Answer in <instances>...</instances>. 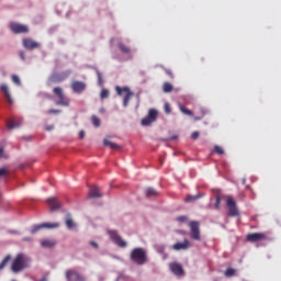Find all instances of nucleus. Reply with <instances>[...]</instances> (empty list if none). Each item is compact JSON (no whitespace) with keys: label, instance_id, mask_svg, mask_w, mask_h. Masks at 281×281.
Wrapping results in <instances>:
<instances>
[{"label":"nucleus","instance_id":"f03ea898","mask_svg":"<svg viewBox=\"0 0 281 281\" xmlns=\"http://www.w3.org/2000/svg\"><path fill=\"white\" fill-rule=\"evenodd\" d=\"M130 259L137 266H144L148 261V255L144 248H134L130 254Z\"/></svg>","mask_w":281,"mask_h":281},{"label":"nucleus","instance_id":"412c9836","mask_svg":"<svg viewBox=\"0 0 281 281\" xmlns=\"http://www.w3.org/2000/svg\"><path fill=\"white\" fill-rule=\"evenodd\" d=\"M57 245L56 240H52V239H43L41 240V247L43 248H53Z\"/></svg>","mask_w":281,"mask_h":281},{"label":"nucleus","instance_id":"4be33fe9","mask_svg":"<svg viewBox=\"0 0 281 281\" xmlns=\"http://www.w3.org/2000/svg\"><path fill=\"white\" fill-rule=\"evenodd\" d=\"M103 145H104L105 147H110V148L113 149V150H120V149H121V146L114 144L113 142H110L109 139H104V140H103Z\"/></svg>","mask_w":281,"mask_h":281},{"label":"nucleus","instance_id":"ea45409f","mask_svg":"<svg viewBox=\"0 0 281 281\" xmlns=\"http://www.w3.org/2000/svg\"><path fill=\"white\" fill-rule=\"evenodd\" d=\"M47 113L48 114H58V113H60V110H48Z\"/></svg>","mask_w":281,"mask_h":281},{"label":"nucleus","instance_id":"f3484780","mask_svg":"<svg viewBox=\"0 0 281 281\" xmlns=\"http://www.w3.org/2000/svg\"><path fill=\"white\" fill-rule=\"evenodd\" d=\"M191 247V243L188 239H184L183 243H177L172 246V249L176 251L187 250Z\"/></svg>","mask_w":281,"mask_h":281},{"label":"nucleus","instance_id":"f8f14e48","mask_svg":"<svg viewBox=\"0 0 281 281\" xmlns=\"http://www.w3.org/2000/svg\"><path fill=\"white\" fill-rule=\"evenodd\" d=\"M266 239H267V235L263 233H254V234H248L246 236V240L250 243H258Z\"/></svg>","mask_w":281,"mask_h":281},{"label":"nucleus","instance_id":"79ce46f5","mask_svg":"<svg viewBox=\"0 0 281 281\" xmlns=\"http://www.w3.org/2000/svg\"><path fill=\"white\" fill-rule=\"evenodd\" d=\"M85 136H86V132H85L83 130H81V131L79 132V138H80V139H83Z\"/></svg>","mask_w":281,"mask_h":281},{"label":"nucleus","instance_id":"1a4fd4ad","mask_svg":"<svg viewBox=\"0 0 281 281\" xmlns=\"http://www.w3.org/2000/svg\"><path fill=\"white\" fill-rule=\"evenodd\" d=\"M110 239L120 248H126L127 243L115 231L108 232Z\"/></svg>","mask_w":281,"mask_h":281},{"label":"nucleus","instance_id":"37998d69","mask_svg":"<svg viewBox=\"0 0 281 281\" xmlns=\"http://www.w3.org/2000/svg\"><path fill=\"white\" fill-rule=\"evenodd\" d=\"M93 248L98 249L99 248V245L98 243H94V241H90L89 243Z\"/></svg>","mask_w":281,"mask_h":281},{"label":"nucleus","instance_id":"f704fd0d","mask_svg":"<svg viewBox=\"0 0 281 281\" xmlns=\"http://www.w3.org/2000/svg\"><path fill=\"white\" fill-rule=\"evenodd\" d=\"M11 80H13V83L18 86L21 85V80H20V77H18V75H13V77H11Z\"/></svg>","mask_w":281,"mask_h":281},{"label":"nucleus","instance_id":"c756f323","mask_svg":"<svg viewBox=\"0 0 281 281\" xmlns=\"http://www.w3.org/2000/svg\"><path fill=\"white\" fill-rule=\"evenodd\" d=\"M12 259V257L9 255L7 257H4V260H2V262H0V270H3L4 267L8 265V262Z\"/></svg>","mask_w":281,"mask_h":281},{"label":"nucleus","instance_id":"09e8293b","mask_svg":"<svg viewBox=\"0 0 281 281\" xmlns=\"http://www.w3.org/2000/svg\"><path fill=\"white\" fill-rule=\"evenodd\" d=\"M40 281H47V278L44 277V278H42Z\"/></svg>","mask_w":281,"mask_h":281},{"label":"nucleus","instance_id":"2eb2a0df","mask_svg":"<svg viewBox=\"0 0 281 281\" xmlns=\"http://www.w3.org/2000/svg\"><path fill=\"white\" fill-rule=\"evenodd\" d=\"M87 89L85 81H72L71 90L76 93H82Z\"/></svg>","mask_w":281,"mask_h":281},{"label":"nucleus","instance_id":"c9c22d12","mask_svg":"<svg viewBox=\"0 0 281 281\" xmlns=\"http://www.w3.org/2000/svg\"><path fill=\"white\" fill-rule=\"evenodd\" d=\"M200 196L199 195H195V196H192V195H188L184 200V202H193L195 200H198Z\"/></svg>","mask_w":281,"mask_h":281},{"label":"nucleus","instance_id":"a19ab883","mask_svg":"<svg viewBox=\"0 0 281 281\" xmlns=\"http://www.w3.org/2000/svg\"><path fill=\"white\" fill-rule=\"evenodd\" d=\"M20 59L22 60L26 59L24 50H20Z\"/></svg>","mask_w":281,"mask_h":281},{"label":"nucleus","instance_id":"bb28decb","mask_svg":"<svg viewBox=\"0 0 281 281\" xmlns=\"http://www.w3.org/2000/svg\"><path fill=\"white\" fill-rule=\"evenodd\" d=\"M91 123H92V125H93L94 127H100V126H101V121H100V119H98V117L95 116V114H92V116H91Z\"/></svg>","mask_w":281,"mask_h":281},{"label":"nucleus","instance_id":"72a5a7b5","mask_svg":"<svg viewBox=\"0 0 281 281\" xmlns=\"http://www.w3.org/2000/svg\"><path fill=\"white\" fill-rule=\"evenodd\" d=\"M214 153H216L217 155L222 156V155L225 154V150L222 147H220V146H215L214 147Z\"/></svg>","mask_w":281,"mask_h":281},{"label":"nucleus","instance_id":"ddd939ff","mask_svg":"<svg viewBox=\"0 0 281 281\" xmlns=\"http://www.w3.org/2000/svg\"><path fill=\"white\" fill-rule=\"evenodd\" d=\"M169 269L170 271L175 274V276H178V277H182L184 276V269L182 267V265L180 263H177V262H172L169 265Z\"/></svg>","mask_w":281,"mask_h":281},{"label":"nucleus","instance_id":"aec40b11","mask_svg":"<svg viewBox=\"0 0 281 281\" xmlns=\"http://www.w3.org/2000/svg\"><path fill=\"white\" fill-rule=\"evenodd\" d=\"M0 91H2V93H4V98L7 99V102H9V104H13V99L9 92V88L8 86H5V83H2V86H0Z\"/></svg>","mask_w":281,"mask_h":281},{"label":"nucleus","instance_id":"a211bd4d","mask_svg":"<svg viewBox=\"0 0 281 281\" xmlns=\"http://www.w3.org/2000/svg\"><path fill=\"white\" fill-rule=\"evenodd\" d=\"M89 198L91 199L102 198L101 189L97 186L91 187L89 190Z\"/></svg>","mask_w":281,"mask_h":281},{"label":"nucleus","instance_id":"cd10ccee","mask_svg":"<svg viewBox=\"0 0 281 281\" xmlns=\"http://www.w3.org/2000/svg\"><path fill=\"white\" fill-rule=\"evenodd\" d=\"M65 224H66V227L69 228V229H72L76 226L72 218H70V217L66 218Z\"/></svg>","mask_w":281,"mask_h":281},{"label":"nucleus","instance_id":"4468645a","mask_svg":"<svg viewBox=\"0 0 281 281\" xmlns=\"http://www.w3.org/2000/svg\"><path fill=\"white\" fill-rule=\"evenodd\" d=\"M57 227H59V223H53V224H50V223H43V224L33 226V228L31 229V234H35V233H37L42 228L52 229V228H57Z\"/></svg>","mask_w":281,"mask_h":281},{"label":"nucleus","instance_id":"a878e982","mask_svg":"<svg viewBox=\"0 0 281 281\" xmlns=\"http://www.w3.org/2000/svg\"><path fill=\"white\" fill-rule=\"evenodd\" d=\"M146 196L147 198L158 196V192L153 188H148L146 189Z\"/></svg>","mask_w":281,"mask_h":281},{"label":"nucleus","instance_id":"39448f33","mask_svg":"<svg viewBox=\"0 0 281 281\" xmlns=\"http://www.w3.org/2000/svg\"><path fill=\"white\" fill-rule=\"evenodd\" d=\"M226 207L228 209V216L231 217H237L240 215V212L237 207L236 201L232 198L228 196L226 200Z\"/></svg>","mask_w":281,"mask_h":281},{"label":"nucleus","instance_id":"5701e85b","mask_svg":"<svg viewBox=\"0 0 281 281\" xmlns=\"http://www.w3.org/2000/svg\"><path fill=\"white\" fill-rule=\"evenodd\" d=\"M21 126V121H7V128L13 130Z\"/></svg>","mask_w":281,"mask_h":281},{"label":"nucleus","instance_id":"3c124183","mask_svg":"<svg viewBox=\"0 0 281 281\" xmlns=\"http://www.w3.org/2000/svg\"><path fill=\"white\" fill-rule=\"evenodd\" d=\"M13 281H15V280H13Z\"/></svg>","mask_w":281,"mask_h":281},{"label":"nucleus","instance_id":"c03bdc74","mask_svg":"<svg viewBox=\"0 0 281 281\" xmlns=\"http://www.w3.org/2000/svg\"><path fill=\"white\" fill-rule=\"evenodd\" d=\"M165 72L170 77L173 78L172 71L171 70H165Z\"/></svg>","mask_w":281,"mask_h":281},{"label":"nucleus","instance_id":"c85d7f7f","mask_svg":"<svg viewBox=\"0 0 281 281\" xmlns=\"http://www.w3.org/2000/svg\"><path fill=\"white\" fill-rule=\"evenodd\" d=\"M180 111L184 115H188V116H192L193 115V112L191 110H188V108H184V105H180Z\"/></svg>","mask_w":281,"mask_h":281},{"label":"nucleus","instance_id":"9b49d317","mask_svg":"<svg viewBox=\"0 0 281 281\" xmlns=\"http://www.w3.org/2000/svg\"><path fill=\"white\" fill-rule=\"evenodd\" d=\"M65 276L67 281H87V279L76 270H67Z\"/></svg>","mask_w":281,"mask_h":281},{"label":"nucleus","instance_id":"393cba45","mask_svg":"<svg viewBox=\"0 0 281 281\" xmlns=\"http://www.w3.org/2000/svg\"><path fill=\"white\" fill-rule=\"evenodd\" d=\"M162 91H164L165 93H170V92H172V91H173V86H172V83H168V82L164 83V86H162Z\"/></svg>","mask_w":281,"mask_h":281},{"label":"nucleus","instance_id":"58836bf2","mask_svg":"<svg viewBox=\"0 0 281 281\" xmlns=\"http://www.w3.org/2000/svg\"><path fill=\"white\" fill-rule=\"evenodd\" d=\"M176 221H178L180 223H186V222H188V216H179L176 218Z\"/></svg>","mask_w":281,"mask_h":281},{"label":"nucleus","instance_id":"a18cd8bd","mask_svg":"<svg viewBox=\"0 0 281 281\" xmlns=\"http://www.w3.org/2000/svg\"><path fill=\"white\" fill-rule=\"evenodd\" d=\"M54 130V125H46V131H52Z\"/></svg>","mask_w":281,"mask_h":281},{"label":"nucleus","instance_id":"7c9ffc66","mask_svg":"<svg viewBox=\"0 0 281 281\" xmlns=\"http://www.w3.org/2000/svg\"><path fill=\"white\" fill-rule=\"evenodd\" d=\"M236 274V270L233 269V268H228L226 271H225V277L227 278H232Z\"/></svg>","mask_w":281,"mask_h":281},{"label":"nucleus","instance_id":"0eeeda50","mask_svg":"<svg viewBox=\"0 0 281 281\" xmlns=\"http://www.w3.org/2000/svg\"><path fill=\"white\" fill-rule=\"evenodd\" d=\"M190 227V237L196 241H201V229L199 222H191L189 224Z\"/></svg>","mask_w":281,"mask_h":281},{"label":"nucleus","instance_id":"2f4dec72","mask_svg":"<svg viewBox=\"0 0 281 281\" xmlns=\"http://www.w3.org/2000/svg\"><path fill=\"white\" fill-rule=\"evenodd\" d=\"M221 195H216L215 196V204H214V209L215 210H220L221 209Z\"/></svg>","mask_w":281,"mask_h":281},{"label":"nucleus","instance_id":"473e14b6","mask_svg":"<svg viewBox=\"0 0 281 281\" xmlns=\"http://www.w3.org/2000/svg\"><path fill=\"white\" fill-rule=\"evenodd\" d=\"M109 95H110L109 90H101V92H100V98H101L102 100L109 98Z\"/></svg>","mask_w":281,"mask_h":281},{"label":"nucleus","instance_id":"b1692460","mask_svg":"<svg viewBox=\"0 0 281 281\" xmlns=\"http://www.w3.org/2000/svg\"><path fill=\"white\" fill-rule=\"evenodd\" d=\"M119 49L123 53V54H130L131 53V48H128V46H125L124 43L120 42L117 44Z\"/></svg>","mask_w":281,"mask_h":281},{"label":"nucleus","instance_id":"423d86ee","mask_svg":"<svg viewBox=\"0 0 281 281\" xmlns=\"http://www.w3.org/2000/svg\"><path fill=\"white\" fill-rule=\"evenodd\" d=\"M157 117L158 112L156 110H148L147 116H144V119H142L140 124L142 126H150L153 123L157 121Z\"/></svg>","mask_w":281,"mask_h":281},{"label":"nucleus","instance_id":"6ab92c4d","mask_svg":"<svg viewBox=\"0 0 281 281\" xmlns=\"http://www.w3.org/2000/svg\"><path fill=\"white\" fill-rule=\"evenodd\" d=\"M61 81H63L61 77H60L59 75H57V74H54V75H50V76L48 77V79H47V81H46V85H47L48 87H50V86L56 85V83H59V82H61Z\"/></svg>","mask_w":281,"mask_h":281},{"label":"nucleus","instance_id":"49530a36","mask_svg":"<svg viewBox=\"0 0 281 281\" xmlns=\"http://www.w3.org/2000/svg\"><path fill=\"white\" fill-rule=\"evenodd\" d=\"M99 113L104 114L105 113V108H100Z\"/></svg>","mask_w":281,"mask_h":281},{"label":"nucleus","instance_id":"9d476101","mask_svg":"<svg viewBox=\"0 0 281 281\" xmlns=\"http://www.w3.org/2000/svg\"><path fill=\"white\" fill-rule=\"evenodd\" d=\"M22 46L27 50H34L41 47V44L31 37H24L22 40Z\"/></svg>","mask_w":281,"mask_h":281},{"label":"nucleus","instance_id":"e433bc0d","mask_svg":"<svg viewBox=\"0 0 281 281\" xmlns=\"http://www.w3.org/2000/svg\"><path fill=\"white\" fill-rule=\"evenodd\" d=\"M164 111H165L166 114H170L171 113L170 103H165Z\"/></svg>","mask_w":281,"mask_h":281},{"label":"nucleus","instance_id":"8fccbe9b","mask_svg":"<svg viewBox=\"0 0 281 281\" xmlns=\"http://www.w3.org/2000/svg\"><path fill=\"white\" fill-rule=\"evenodd\" d=\"M98 78H101V77H100V72H98Z\"/></svg>","mask_w":281,"mask_h":281},{"label":"nucleus","instance_id":"dca6fc26","mask_svg":"<svg viewBox=\"0 0 281 281\" xmlns=\"http://www.w3.org/2000/svg\"><path fill=\"white\" fill-rule=\"evenodd\" d=\"M46 203L48 204L52 212H55L61 207V204L57 198H48Z\"/></svg>","mask_w":281,"mask_h":281},{"label":"nucleus","instance_id":"7ed1b4c3","mask_svg":"<svg viewBox=\"0 0 281 281\" xmlns=\"http://www.w3.org/2000/svg\"><path fill=\"white\" fill-rule=\"evenodd\" d=\"M115 91L117 95H123V93L125 94L123 98V106L127 108L130 100L132 99V97H134V92H132V90L127 87L121 88L120 86L115 87Z\"/></svg>","mask_w":281,"mask_h":281},{"label":"nucleus","instance_id":"6e6552de","mask_svg":"<svg viewBox=\"0 0 281 281\" xmlns=\"http://www.w3.org/2000/svg\"><path fill=\"white\" fill-rule=\"evenodd\" d=\"M9 27H11V32H13V34H27L30 32L27 25L18 22H11Z\"/></svg>","mask_w":281,"mask_h":281},{"label":"nucleus","instance_id":"f257e3e1","mask_svg":"<svg viewBox=\"0 0 281 281\" xmlns=\"http://www.w3.org/2000/svg\"><path fill=\"white\" fill-rule=\"evenodd\" d=\"M30 267V259L24 254H18L11 263V272L20 273Z\"/></svg>","mask_w":281,"mask_h":281},{"label":"nucleus","instance_id":"4c0bfd02","mask_svg":"<svg viewBox=\"0 0 281 281\" xmlns=\"http://www.w3.org/2000/svg\"><path fill=\"white\" fill-rule=\"evenodd\" d=\"M200 137V132H192L191 139L196 140Z\"/></svg>","mask_w":281,"mask_h":281},{"label":"nucleus","instance_id":"de8ad7c7","mask_svg":"<svg viewBox=\"0 0 281 281\" xmlns=\"http://www.w3.org/2000/svg\"><path fill=\"white\" fill-rule=\"evenodd\" d=\"M246 182H247L246 179H243V180H241V183H243V184H246Z\"/></svg>","mask_w":281,"mask_h":281},{"label":"nucleus","instance_id":"20e7f679","mask_svg":"<svg viewBox=\"0 0 281 281\" xmlns=\"http://www.w3.org/2000/svg\"><path fill=\"white\" fill-rule=\"evenodd\" d=\"M53 93L57 97L58 101H56V105L69 106L70 101L64 94L63 88H53Z\"/></svg>","mask_w":281,"mask_h":281}]
</instances>
